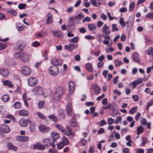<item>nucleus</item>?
Instances as JSON below:
<instances>
[{
  "label": "nucleus",
  "mask_w": 153,
  "mask_h": 153,
  "mask_svg": "<svg viewBox=\"0 0 153 153\" xmlns=\"http://www.w3.org/2000/svg\"><path fill=\"white\" fill-rule=\"evenodd\" d=\"M65 90L62 87L57 88L53 96V99L57 101L59 100L64 93Z\"/></svg>",
  "instance_id": "obj_1"
},
{
  "label": "nucleus",
  "mask_w": 153,
  "mask_h": 153,
  "mask_svg": "<svg viewBox=\"0 0 153 153\" xmlns=\"http://www.w3.org/2000/svg\"><path fill=\"white\" fill-rule=\"evenodd\" d=\"M49 74L53 76H56L59 74V70L58 67L55 65L50 67L49 69Z\"/></svg>",
  "instance_id": "obj_2"
},
{
  "label": "nucleus",
  "mask_w": 153,
  "mask_h": 153,
  "mask_svg": "<svg viewBox=\"0 0 153 153\" xmlns=\"http://www.w3.org/2000/svg\"><path fill=\"white\" fill-rule=\"evenodd\" d=\"M10 131V129L7 125L5 124L1 125L0 128V135H3L4 132L8 133Z\"/></svg>",
  "instance_id": "obj_3"
},
{
  "label": "nucleus",
  "mask_w": 153,
  "mask_h": 153,
  "mask_svg": "<svg viewBox=\"0 0 153 153\" xmlns=\"http://www.w3.org/2000/svg\"><path fill=\"white\" fill-rule=\"evenodd\" d=\"M21 71L22 74L28 76L31 74V70L30 68L27 66H24L21 68Z\"/></svg>",
  "instance_id": "obj_4"
},
{
  "label": "nucleus",
  "mask_w": 153,
  "mask_h": 153,
  "mask_svg": "<svg viewBox=\"0 0 153 153\" xmlns=\"http://www.w3.org/2000/svg\"><path fill=\"white\" fill-rule=\"evenodd\" d=\"M28 84L30 86L33 87L36 85L38 83V80L37 79L34 77H32L28 79Z\"/></svg>",
  "instance_id": "obj_5"
},
{
  "label": "nucleus",
  "mask_w": 153,
  "mask_h": 153,
  "mask_svg": "<svg viewBox=\"0 0 153 153\" xmlns=\"http://www.w3.org/2000/svg\"><path fill=\"white\" fill-rule=\"evenodd\" d=\"M102 32L103 34L105 35H109L111 32V31L109 27L106 24H105L102 27Z\"/></svg>",
  "instance_id": "obj_6"
},
{
  "label": "nucleus",
  "mask_w": 153,
  "mask_h": 153,
  "mask_svg": "<svg viewBox=\"0 0 153 153\" xmlns=\"http://www.w3.org/2000/svg\"><path fill=\"white\" fill-rule=\"evenodd\" d=\"M31 123V120L29 119H21L19 121L20 125L23 127H25L27 125V123Z\"/></svg>",
  "instance_id": "obj_7"
},
{
  "label": "nucleus",
  "mask_w": 153,
  "mask_h": 153,
  "mask_svg": "<svg viewBox=\"0 0 153 153\" xmlns=\"http://www.w3.org/2000/svg\"><path fill=\"white\" fill-rule=\"evenodd\" d=\"M77 47V45H75L73 44L70 43L68 45H65V49L68 51H71Z\"/></svg>",
  "instance_id": "obj_8"
},
{
  "label": "nucleus",
  "mask_w": 153,
  "mask_h": 153,
  "mask_svg": "<svg viewBox=\"0 0 153 153\" xmlns=\"http://www.w3.org/2000/svg\"><path fill=\"white\" fill-rule=\"evenodd\" d=\"M51 135L53 142H55L56 140L60 137L59 134L55 131H53L51 133Z\"/></svg>",
  "instance_id": "obj_9"
},
{
  "label": "nucleus",
  "mask_w": 153,
  "mask_h": 153,
  "mask_svg": "<svg viewBox=\"0 0 153 153\" xmlns=\"http://www.w3.org/2000/svg\"><path fill=\"white\" fill-rule=\"evenodd\" d=\"M55 126L60 131L64 134L68 136L69 135V133L68 131H66L65 129H64L62 126L59 124H56Z\"/></svg>",
  "instance_id": "obj_10"
},
{
  "label": "nucleus",
  "mask_w": 153,
  "mask_h": 153,
  "mask_svg": "<svg viewBox=\"0 0 153 153\" xmlns=\"http://www.w3.org/2000/svg\"><path fill=\"white\" fill-rule=\"evenodd\" d=\"M39 129L41 132L43 133H46L50 131V128L49 127L43 125L39 126Z\"/></svg>",
  "instance_id": "obj_11"
},
{
  "label": "nucleus",
  "mask_w": 153,
  "mask_h": 153,
  "mask_svg": "<svg viewBox=\"0 0 153 153\" xmlns=\"http://www.w3.org/2000/svg\"><path fill=\"white\" fill-rule=\"evenodd\" d=\"M8 70L5 68H2L0 69V74L3 77H7L9 74Z\"/></svg>",
  "instance_id": "obj_12"
},
{
  "label": "nucleus",
  "mask_w": 153,
  "mask_h": 153,
  "mask_svg": "<svg viewBox=\"0 0 153 153\" xmlns=\"http://www.w3.org/2000/svg\"><path fill=\"white\" fill-rule=\"evenodd\" d=\"M33 91L36 95H41L42 93V89L40 87L37 86L34 88Z\"/></svg>",
  "instance_id": "obj_13"
},
{
  "label": "nucleus",
  "mask_w": 153,
  "mask_h": 153,
  "mask_svg": "<svg viewBox=\"0 0 153 153\" xmlns=\"http://www.w3.org/2000/svg\"><path fill=\"white\" fill-rule=\"evenodd\" d=\"M71 104L70 103H68L66 106L67 113L69 116H72V108Z\"/></svg>",
  "instance_id": "obj_14"
},
{
  "label": "nucleus",
  "mask_w": 153,
  "mask_h": 153,
  "mask_svg": "<svg viewBox=\"0 0 153 153\" xmlns=\"http://www.w3.org/2000/svg\"><path fill=\"white\" fill-rule=\"evenodd\" d=\"M33 148L35 149L43 150L45 149V147L44 145L38 143L33 146Z\"/></svg>",
  "instance_id": "obj_15"
},
{
  "label": "nucleus",
  "mask_w": 153,
  "mask_h": 153,
  "mask_svg": "<svg viewBox=\"0 0 153 153\" xmlns=\"http://www.w3.org/2000/svg\"><path fill=\"white\" fill-rule=\"evenodd\" d=\"M75 84L74 82H70L69 83V91L71 94H72L74 91Z\"/></svg>",
  "instance_id": "obj_16"
},
{
  "label": "nucleus",
  "mask_w": 153,
  "mask_h": 153,
  "mask_svg": "<svg viewBox=\"0 0 153 153\" xmlns=\"http://www.w3.org/2000/svg\"><path fill=\"white\" fill-rule=\"evenodd\" d=\"M133 58L134 61L137 63L140 62V59L139 54L137 53H134L133 55Z\"/></svg>",
  "instance_id": "obj_17"
},
{
  "label": "nucleus",
  "mask_w": 153,
  "mask_h": 153,
  "mask_svg": "<svg viewBox=\"0 0 153 153\" xmlns=\"http://www.w3.org/2000/svg\"><path fill=\"white\" fill-rule=\"evenodd\" d=\"M100 1V0H91L90 2L92 5L96 7H98L101 4Z\"/></svg>",
  "instance_id": "obj_18"
},
{
  "label": "nucleus",
  "mask_w": 153,
  "mask_h": 153,
  "mask_svg": "<svg viewBox=\"0 0 153 153\" xmlns=\"http://www.w3.org/2000/svg\"><path fill=\"white\" fill-rule=\"evenodd\" d=\"M19 114L20 116H27L29 115V112L25 110H19Z\"/></svg>",
  "instance_id": "obj_19"
},
{
  "label": "nucleus",
  "mask_w": 153,
  "mask_h": 153,
  "mask_svg": "<svg viewBox=\"0 0 153 153\" xmlns=\"http://www.w3.org/2000/svg\"><path fill=\"white\" fill-rule=\"evenodd\" d=\"M24 56V53L18 52L15 53L14 55V57L17 59H20L22 61Z\"/></svg>",
  "instance_id": "obj_20"
},
{
  "label": "nucleus",
  "mask_w": 153,
  "mask_h": 153,
  "mask_svg": "<svg viewBox=\"0 0 153 153\" xmlns=\"http://www.w3.org/2000/svg\"><path fill=\"white\" fill-rule=\"evenodd\" d=\"M47 16V19L46 21V23L47 24L52 23L53 22V20L52 19V15L50 13H48Z\"/></svg>",
  "instance_id": "obj_21"
},
{
  "label": "nucleus",
  "mask_w": 153,
  "mask_h": 153,
  "mask_svg": "<svg viewBox=\"0 0 153 153\" xmlns=\"http://www.w3.org/2000/svg\"><path fill=\"white\" fill-rule=\"evenodd\" d=\"M30 58V56L27 53H25L24 56H23L22 62H27L29 60Z\"/></svg>",
  "instance_id": "obj_22"
},
{
  "label": "nucleus",
  "mask_w": 153,
  "mask_h": 153,
  "mask_svg": "<svg viewBox=\"0 0 153 153\" xmlns=\"http://www.w3.org/2000/svg\"><path fill=\"white\" fill-rule=\"evenodd\" d=\"M22 98L25 105L26 106H27L28 104L27 102V95L26 93H24L23 94Z\"/></svg>",
  "instance_id": "obj_23"
},
{
  "label": "nucleus",
  "mask_w": 153,
  "mask_h": 153,
  "mask_svg": "<svg viewBox=\"0 0 153 153\" xmlns=\"http://www.w3.org/2000/svg\"><path fill=\"white\" fill-rule=\"evenodd\" d=\"M3 83L4 85L10 87L13 86V85L12 84V82L10 81L6 80L3 81Z\"/></svg>",
  "instance_id": "obj_24"
},
{
  "label": "nucleus",
  "mask_w": 153,
  "mask_h": 153,
  "mask_svg": "<svg viewBox=\"0 0 153 153\" xmlns=\"http://www.w3.org/2000/svg\"><path fill=\"white\" fill-rule=\"evenodd\" d=\"M16 28L19 31H21L24 28V26L20 23H18L16 24Z\"/></svg>",
  "instance_id": "obj_25"
},
{
  "label": "nucleus",
  "mask_w": 153,
  "mask_h": 153,
  "mask_svg": "<svg viewBox=\"0 0 153 153\" xmlns=\"http://www.w3.org/2000/svg\"><path fill=\"white\" fill-rule=\"evenodd\" d=\"M119 23L122 27L124 28L126 25V23L124 21V19L123 17H121L120 19Z\"/></svg>",
  "instance_id": "obj_26"
},
{
  "label": "nucleus",
  "mask_w": 153,
  "mask_h": 153,
  "mask_svg": "<svg viewBox=\"0 0 153 153\" xmlns=\"http://www.w3.org/2000/svg\"><path fill=\"white\" fill-rule=\"evenodd\" d=\"M79 39V37L78 36L74 37L69 40V41L74 43H76L78 42Z\"/></svg>",
  "instance_id": "obj_27"
},
{
  "label": "nucleus",
  "mask_w": 153,
  "mask_h": 153,
  "mask_svg": "<svg viewBox=\"0 0 153 153\" xmlns=\"http://www.w3.org/2000/svg\"><path fill=\"white\" fill-rule=\"evenodd\" d=\"M30 125L29 127L30 131L31 132H33L35 131L36 127L35 123L31 122Z\"/></svg>",
  "instance_id": "obj_28"
},
{
  "label": "nucleus",
  "mask_w": 153,
  "mask_h": 153,
  "mask_svg": "<svg viewBox=\"0 0 153 153\" xmlns=\"http://www.w3.org/2000/svg\"><path fill=\"white\" fill-rule=\"evenodd\" d=\"M88 29L91 31H94L95 30L96 27L93 24H90L88 25Z\"/></svg>",
  "instance_id": "obj_29"
},
{
  "label": "nucleus",
  "mask_w": 153,
  "mask_h": 153,
  "mask_svg": "<svg viewBox=\"0 0 153 153\" xmlns=\"http://www.w3.org/2000/svg\"><path fill=\"white\" fill-rule=\"evenodd\" d=\"M86 68L87 70L90 72H92L93 69L92 67V65L90 63H87L86 65Z\"/></svg>",
  "instance_id": "obj_30"
},
{
  "label": "nucleus",
  "mask_w": 153,
  "mask_h": 153,
  "mask_svg": "<svg viewBox=\"0 0 153 153\" xmlns=\"http://www.w3.org/2000/svg\"><path fill=\"white\" fill-rule=\"evenodd\" d=\"M52 63L54 65H61L62 64V62L61 61L58 60H56L55 61H52Z\"/></svg>",
  "instance_id": "obj_31"
},
{
  "label": "nucleus",
  "mask_w": 153,
  "mask_h": 153,
  "mask_svg": "<svg viewBox=\"0 0 153 153\" xmlns=\"http://www.w3.org/2000/svg\"><path fill=\"white\" fill-rule=\"evenodd\" d=\"M144 130V128L143 127L140 126L137 128V134L139 135Z\"/></svg>",
  "instance_id": "obj_32"
},
{
  "label": "nucleus",
  "mask_w": 153,
  "mask_h": 153,
  "mask_svg": "<svg viewBox=\"0 0 153 153\" xmlns=\"http://www.w3.org/2000/svg\"><path fill=\"white\" fill-rule=\"evenodd\" d=\"M20 50L22 51L23 48L26 46L25 43L23 42H19Z\"/></svg>",
  "instance_id": "obj_33"
},
{
  "label": "nucleus",
  "mask_w": 153,
  "mask_h": 153,
  "mask_svg": "<svg viewBox=\"0 0 153 153\" xmlns=\"http://www.w3.org/2000/svg\"><path fill=\"white\" fill-rule=\"evenodd\" d=\"M62 142L65 146L67 145L68 143V138L65 137H63L62 138Z\"/></svg>",
  "instance_id": "obj_34"
},
{
  "label": "nucleus",
  "mask_w": 153,
  "mask_h": 153,
  "mask_svg": "<svg viewBox=\"0 0 153 153\" xmlns=\"http://www.w3.org/2000/svg\"><path fill=\"white\" fill-rule=\"evenodd\" d=\"M51 142L50 140L48 138H45L43 140L44 144L45 145L47 146H48L50 145Z\"/></svg>",
  "instance_id": "obj_35"
},
{
  "label": "nucleus",
  "mask_w": 153,
  "mask_h": 153,
  "mask_svg": "<svg viewBox=\"0 0 153 153\" xmlns=\"http://www.w3.org/2000/svg\"><path fill=\"white\" fill-rule=\"evenodd\" d=\"M10 99L9 96L7 94L4 95L2 97V99L4 102H7Z\"/></svg>",
  "instance_id": "obj_36"
},
{
  "label": "nucleus",
  "mask_w": 153,
  "mask_h": 153,
  "mask_svg": "<svg viewBox=\"0 0 153 153\" xmlns=\"http://www.w3.org/2000/svg\"><path fill=\"white\" fill-rule=\"evenodd\" d=\"M45 34V32L42 31H41L37 33L36 36L37 37L39 38L43 37L44 36Z\"/></svg>",
  "instance_id": "obj_37"
},
{
  "label": "nucleus",
  "mask_w": 153,
  "mask_h": 153,
  "mask_svg": "<svg viewBox=\"0 0 153 153\" xmlns=\"http://www.w3.org/2000/svg\"><path fill=\"white\" fill-rule=\"evenodd\" d=\"M111 30L112 32H115L118 30L117 28V25L116 24H113L111 25Z\"/></svg>",
  "instance_id": "obj_38"
},
{
  "label": "nucleus",
  "mask_w": 153,
  "mask_h": 153,
  "mask_svg": "<svg viewBox=\"0 0 153 153\" xmlns=\"http://www.w3.org/2000/svg\"><path fill=\"white\" fill-rule=\"evenodd\" d=\"M100 88L97 86H95L94 88V92L96 94H98L100 93Z\"/></svg>",
  "instance_id": "obj_39"
},
{
  "label": "nucleus",
  "mask_w": 153,
  "mask_h": 153,
  "mask_svg": "<svg viewBox=\"0 0 153 153\" xmlns=\"http://www.w3.org/2000/svg\"><path fill=\"white\" fill-rule=\"evenodd\" d=\"M6 112V109L4 106H0V114H4Z\"/></svg>",
  "instance_id": "obj_40"
},
{
  "label": "nucleus",
  "mask_w": 153,
  "mask_h": 153,
  "mask_svg": "<svg viewBox=\"0 0 153 153\" xmlns=\"http://www.w3.org/2000/svg\"><path fill=\"white\" fill-rule=\"evenodd\" d=\"M21 104L19 102H17L15 103L14 104V107L16 109H18L20 108Z\"/></svg>",
  "instance_id": "obj_41"
},
{
  "label": "nucleus",
  "mask_w": 153,
  "mask_h": 153,
  "mask_svg": "<svg viewBox=\"0 0 153 153\" xmlns=\"http://www.w3.org/2000/svg\"><path fill=\"white\" fill-rule=\"evenodd\" d=\"M114 64L116 67L120 66L122 64V62L119 61L118 59H116L114 61Z\"/></svg>",
  "instance_id": "obj_42"
},
{
  "label": "nucleus",
  "mask_w": 153,
  "mask_h": 153,
  "mask_svg": "<svg viewBox=\"0 0 153 153\" xmlns=\"http://www.w3.org/2000/svg\"><path fill=\"white\" fill-rule=\"evenodd\" d=\"M27 5L25 4H21L19 5L18 8L20 9H23L26 8Z\"/></svg>",
  "instance_id": "obj_43"
},
{
  "label": "nucleus",
  "mask_w": 153,
  "mask_h": 153,
  "mask_svg": "<svg viewBox=\"0 0 153 153\" xmlns=\"http://www.w3.org/2000/svg\"><path fill=\"white\" fill-rule=\"evenodd\" d=\"M142 143H141V146H143L146 145L147 142V138L145 137H143L142 138Z\"/></svg>",
  "instance_id": "obj_44"
},
{
  "label": "nucleus",
  "mask_w": 153,
  "mask_h": 153,
  "mask_svg": "<svg viewBox=\"0 0 153 153\" xmlns=\"http://www.w3.org/2000/svg\"><path fill=\"white\" fill-rule=\"evenodd\" d=\"M65 146L62 142L58 143L57 145V148L59 149H62L63 147L64 146Z\"/></svg>",
  "instance_id": "obj_45"
},
{
  "label": "nucleus",
  "mask_w": 153,
  "mask_h": 153,
  "mask_svg": "<svg viewBox=\"0 0 153 153\" xmlns=\"http://www.w3.org/2000/svg\"><path fill=\"white\" fill-rule=\"evenodd\" d=\"M109 47L108 48H107L105 49V51L107 53H108L110 51L112 52L114 50L113 48H112L111 47V45H109Z\"/></svg>",
  "instance_id": "obj_46"
},
{
  "label": "nucleus",
  "mask_w": 153,
  "mask_h": 153,
  "mask_svg": "<svg viewBox=\"0 0 153 153\" xmlns=\"http://www.w3.org/2000/svg\"><path fill=\"white\" fill-rule=\"evenodd\" d=\"M137 110V108L135 107L131 108L129 110V113L131 114H134Z\"/></svg>",
  "instance_id": "obj_47"
},
{
  "label": "nucleus",
  "mask_w": 153,
  "mask_h": 153,
  "mask_svg": "<svg viewBox=\"0 0 153 153\" xmlns=\"http://www.w3.org/2000/svg\"><path fill=\"white\" fill-rule=\"evenodd\" d=\"M49 118L55 122H56L57 119L56 117L54 115H51L48 116Z\"/></svg>",
  "instance_id": "obj_48"
},
{
  "label": "nucleus",
  "mask_w": 153,
  "mask_h": 153,
  "mask_svg": "<svg viewBox=\"0 0 153 153\" xmlns=\"http://www.w3.org/2000/svg\"><path fill=\"white\" fill-rule=\"evenodd\" d=\"M99 126L101 127L107 124V122L104 120H103L101 121H100L99 123Z\"/></svg>",
  "instance_id": "obj_49"
},
{
  "label": "nucleus",
  "mask_w": 153,
  "mask_h": 153,
  "mask_svg": "<svg viewBox=\"0 0 153 153\" xmlns=\"http://www.w3.org/2000/svg\"><path fill=\"white\" fill-rule=\"evenodd\" d=\"M44 102L43 101L39 102L38 104V107L39 108H43Z\"/></svg>",
  "instance_id": "obj_50"
},
{
  "label": "nucleus",
  "mask_w": 153,
  "mask_h": 153,
  "mask_svg": "<svg viewBox=\"0 0 153 153\" xmlns=\"http://www.w3.org/2000/svg\"><path fill=\"white\" fill-rule=\"evenodd\" d=\"M40 45V43L37 41L33 42L32 44V46L34 47H37L39 46Z\"/></svg>",
  "instance_id": "obj_51"
},
{
  "label": "nucleus",
  "mask_w": 153,
  "mask_h": 153,
  "mask_svg": "<svg viewBox=\"0 0 153 153\" xmlns=\"http://www.w3.org/2000/svg\"><path fill=\"white\" fill-rule=\"evenodd\" d=\"M7 47V45L4 43H0V50L5 49Z\"/></svg>",
  "instance_id": "obj_52"
},
{
  "label": "nucleus",
  "mask_w": 153,
  "mask_h": 153,
  "mask_svg": "<svg viewBox=\"0 0 153 153\" xmlns=\"http://www.w3.org/2000/svg\"><path fill=\"white\" fill-rule=\"evenodd\" d=\"M122 120V117L120 116H117L116 117V120L114 122V123L115 124H117L119 122H120Z\"/></svg>",
  "instance_id": "obj_53"
},
{
  "label": "nucleus",
  "mask_w": 153,
  "mask_h": 153,
  "mask_svg": "<svg viewBox=\"0 0 153 153\" xmlns=\"http://www.w3.org/2000/svg\"><path fill=\"white\" fill-rule=\"evenodd\" d=\"M107 122L108 124L110 125L113 124L114 121L112 118L110 117L107 120Z\"/></svg>",
  "instance_id": "obj_54"
},
{
  "label": "nucleus",
  "mask_w": 153,
  "mask_h": 153,
  "mask_svg": "<svg viewBox=\"0 0 153 153\" xmlns=\"http://www.w3.org/2000/svg\"><path fill=\"white\" fill-rule=\"evenodd\" d=\"M143 79L142 78H139L135 81L136 85H137L143 82Z\"/></svg>",
  "instance_id": "obj_55"
},
{
  "label": "nucleus",
  "mask_w": 153,
  "mask_h": 153,
  "mask_svg": "<svg viewBox=\"0 0 153 153\" xmlns=\"http://www.w3.org/2000/svg\"><path fill=\"white\" fill-rule=\"evenodd\" d=\"M84 16L82 14H78L77 16H76L75 17V18L76 19H81L83 18Z\"/></svg>",
  "instance_id": "obj_56"
},
{
  "label": "nucleus",
  "mask_w": 153,
  "mask_h": 153,
  "mask_svg": "<svg viewBox=\"0 0 153 153\" xmlns=\"http://www.w3.org/2000/svg\"><path fill=\"white\" fill-rule=\"evenodd\" d=\"M37 114L38 116L40 118L42 119H45V116L41 113L39 112H37Z\"/></svg>",
  "instance_id": "obj_57"
},
{
  "label": "nucleus",
  "mask_w": 153,
  "mask_h": 153,
  "mask_svg": "<svg viewBox=\"0 0 153 153\" xmlns=\"http://www.w3.org/2000/svg\"><path fill=\"white\" fill-rule=\"evenodd\" d=\"M7 12L11 13L13 16H16L17 14L15 10H7Z\"/></svg>",
  "instance_id": "obj_58"
},
{
  "label": "nucleus",
  "mask_w": 153,
  "mask_h": 153,
  "mask_svg": "<svg viewBox=\"0 0 153 153\" xmlns=\"http://www.w3.org/2000/svg\"><path fill=\"white\" fill-rule=\"evenodd\" d=\"M10 148L12 150H14L15 151H16L17 150V148L15 146L11 144H10Z\"/></svg>",
  "instance_id": "obj_59"
},
{
  "label": "nucleus",
  "mask_w": 153,
  "mask_h": 153,
  "mask_svg": "<svg viewBox=\"0 0 153 153\" xmlns=\"http://www.w3.org/2000/svg\"><path fill=\"white\" fill-rule=\"evenodd\" d=\"M68 24L69 25L72 26L74 25V23L73 21V18H70L68 20Z\"/></svg>",
  "instance_id": "obj_60"
},
{
  "label": "nucleus",
  "mask_w": 153,
  "mask_h": 153,
  "mask_svg": "<svg viewBox=\"0 0 153 153\" xmlns=\"http://www.w3.org/2000/svg\"><path fill=\"white\" fill-rule=\"evenodd\" d=\"M146 17L147 18L153 19V13H148L146 14Z\"/></svg>",
  "instance_id": "obj_61"
},
{
  "label": "nucleus",
  "mask_w": 153,
  "mask_h": 153,
  "mask_svg": "<svg viewBox=\"0 0 153 153\" xmlns=\"http://www.w3.org/2000/svg\"><path fill=\"white\" fill-rule=\"evenodd\" d=\"M132 97L134 100L135 102L137 101L139 99V97L137 95H132Z\"/></svg>",
  "instance_id": "obj_62"
},
{
  "label": "nucleus",
  "mask_w": 153,
  "mask_h": 153,
  "mask_svg": "<svg viewBox=\"0 0 153 153\" xmlns=\"http://www.w3.org/2000/svg\"><path fill=\"white\" fill-rule=\"evenodd\" d=\"M52 35L54 37H59V34L56 31H53Z\"/></svg>",
  "instance_id": "obj_63"
},
{
  "label": "nucleus",
  "mask_w": 153,
  "mask_h": 153,
  "mask_svg": "<svg viewBox=\"0 0 153 153\" xmlns=\"http://www.w3.org/2000/svg\"><path fill=\"white\" fill-rule=\"evenodd\" d=\"M91 18L88 17H85L82 20V22H85L86 21L89 22L91 21Z\"/></svg>",
  "instance_id": "obj_64"
}]
</instances>
